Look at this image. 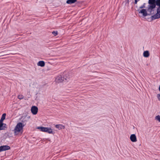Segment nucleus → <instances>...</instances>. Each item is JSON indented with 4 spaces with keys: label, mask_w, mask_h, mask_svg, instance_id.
I'll use <instances>...</instances> for the list:
<instances>
[{
    "label": "nucleus",
    "mask_w": 160,
    "mask_h": 160,
    "mask_svg": "<svg viewBox=\"0 0 160 160\" xmlns=\"http://www.w3.org/2000/svg\"><path fill=\"white\" fill-rule=\"evenodd\" d=\"M77 0H67L66 1V3L68 4H72L74 3L75 2H76Z\"/></svg>",
    "instance_id": "nucleus-15"
},
{
    "label": "nucleus",
    "mask_w": 160,
    "mask_h": 160,
    "mask_svg": "<svg viewBox=\"0 0 160 160\" xmlns=\"http://www.w3.org/2000/svg\"><path fill=\"white\" fill-rule=\"evenodd\" d=\"M62 77L63 76L62 75L57 76L55 79L56 82L59 83L64 81V79H63Z\"/></svg>",
    "instance_id": "nucleus-6"
},
{
    "label": "nucleus",
    "mask_w": 160,
    "mask_h": 160,
    "mask_svg": "<svg viewBox=\"0 0 160 160\" xmlns=\"http://www.w3.org/2000/svg\"><path fill=\"white\" fill-rule=\"evenodd\" d=\"M145 3H144L142 5L139 7V9H142L145 8Z\"/></svg>",
    "instance_id": "nucleus-20"
},
{
    "label": "nucleus",
    "mask_w": 160,
    "mask_h": 160,
    "mask_svg": "<svg viewBox=\"0 0 160 160\" xmlns=\"http://www.w3.org/2000/svg\"><path fill=\"white\" fill-rule=\"evenodd\" d=\"M46 139L47 140L49 141H50V139L49 138H47V139Z\"/></svg>",
    "instance_id": "nucleus-26"
},
{
    "label": "nucleus",
    "mask_w": 160,
    "mask_h": 160,
    "mask_svg": "<svg viewBox=\"0 0 160 160\" xmlns=\"http://www.w3.org/2000/svg\"><path fill=\"white\" fill-rule=\"evenodd\" d=\"M126 3H127L129 4V0H126Z\"/></svg>",
    "instance_id": "nucleus-25"
},
{
    "label": "nucleus",
    "mask_w": 160,
    "mask_h": 160,
    "mask_svg": "<svg viewBox=\"0 0 160 160\" xmlns=\"http://www.w3.org/2000/svg\"><path fill=\"white\" fill-rule=\"evenodd\" d=\"M155 119L159 122H160V116L158 115L155 117Z\"/></svg>",
    "instance_id": "nucleus-21"
},
{
    "label": "nucleus",
    "mask_w": 160,
    "mask_h": 160,
    "mask_svg": "<svg viewBox=\"0 0 160 160\" xmlns=\"http://www.w3.org/2000/svg\"><path fill=\"white\" fill-rule=\"evenodd\" d=\"M150 55L149 52L148 51H145L143 52V56L145 58H148Z\"/></svg>",
    "instance_id": "nucleus-13"
},
{
    "label": "nucleus",
    "mask_w": 160,
    "mask_h": 160,
    "mask_svg": "<svg viewBox=\"0 0 160 160\" xmlns=\"http://www.w3.org/2000/svg\"><path fill=\"white\" fill-rule=\"evenodd\" d=\"M37 65L38 66H40L41 67H43L45 66V63L44 61H40L38 62L37 63Z\"/></svg>",
    "instance_id": "nucleus-12"
},
{
    "label": "nucleus",
    "mask_w": 160,
    "mask_h": 160,
    "mask_svg": "<svg viewBox=\"0 0 160 160\" xmlns=\"http://www.w3.org/2000/svg\"><path fill=\"white\" fill-rule=\"evenodd\" d=\"M3 122L0 121V130H4V128H3Z\"/></svg>",
    "instance_id": "nucleus-17"
},
{
    "label": "nucleus",
    "mask_w": 160,
    "mask_h": 160,
    "mask_svg": "<svg viewBox=\"0 0 160 160\" xmlns=\"http://www.w3.org/2000/svg\"><path fill=\"white\" fill-rule=\"evenodd\" d=\"M130 139L131 141L133 142H136L137 141L136 137L135 134H132L131 135Z\"/></svg>",
    "instance_id": "nucleus-9"
},
{
    "label": "nucleus",
    "mask_w": 160,
    "mask_h": 160,
    "mask_svg": "<svg viewBox=\"0 0 160 160\" xmlns=\"http://www.w3.org/2000/svg\"><path fill=\"white\" fill-rule=\"evenodd\" d=\"M149 7V4L147 10L144 9H139L137 10V11L139 13L142 14V16L143 17H145L147 16H150L153 14V13H152V11H153V9H152V10H148Z\"/></svg>",
    "instance_id": "nucleus-1"
},
{
    "label": "nucleus",
    "mask_w": 160,
    "mask_h": 160,
    "mask_svg": "<svg viewBox=\"0 0 160 160\" xmlns=\"http://www.w3.org/2000/svg\"><path fill=\"white\" fill-rule=\"evenodd\" d=\"M157 98L159 101H160V93L158 94L157 95Z\"/></svg>",
    "instance_id": "nucleus-23"
},
{
    "label": "nucleus",
    "mask_w": 160,
    "mask_h": 160,
    "mask_svg": "<svg viewBox=\"0 0 160 160\" xmlns=\"http://www.w3.org/2000/svg\"><path fill=\"white\" fill-rule=\"evenodd\" d=\"M158 90H159V91H160V85H159V87L158 88Z\"/></svg>",
    "instance_id": "nucleus-27"
},
{
    "label": "nucleus",
    "mask_w": 160,
    "mask_h": 160,
    "mask_svg": "<svg viewBox=\"0 0 160 160\" xmlns=\"http://www.w3.org/2000/svg\"><path fill=\"white\" fill-rule=\"evenodd\" d=\"M156 6L158 7H156L157 13L151 16L150 18H148V19L150 20H148V21L149 22H151L154 20L160 18V4Z\"/></svg>",
    "instance_id": "nucleus-2"
},
{
    "label": "nucleus",
    "mask_w": 160,
    "mask_h": 160,
    "mask_svg": "<svg viewBox=\"0 0 160 160\" xmlns=\"http://www.w3.org/2000/svg\"><path fill=\"white\" fill-rule=\"evenodd\" d=\"M3 128H4V130H5L6 128H7V126L6 123H3Z\"/></svg>",
    "instance_id": "nucleus-22"
},
{
    "label": "nucleus",
    "mask_w": 160,
    "mask_h": 160,
    "mask_svg": "<svg viewBox=\"0 0 160 160\" xmlns=\"http://www.w3.org/2000/svg\"><path fill=\"white\" fill-rule=\"evenodd\" d=\"M67 73V72H64L62 74V75L63 76V79H64V81H68L69 79V77Z\"/></svg>",
    "instance_id": "nucleus-8"
},
{
    "label": "nucleus",
    "mask_w": 160,
    "mask_h": 160,
    "mask_svg": "<svg viewBox=\"0 0 160 160\" xmlns=\"http://www.w3.org/2000/svg\"><path fill=\"white\" fill-rule=\"evenodd\" d=\"M47 131H46V132H48L49 134H54L55 133L54 132L52 131L51 128L47 127Z\"/></svg>",
    "instance_id": "nucleus-14"
},
{
    "label": "nucleus",
    "mask_w": 160,
    "mask_h": 160,
    "mask_svg": "<svg viewBox=\"0 0 160 160\" xmlns=\"http://www.w3.org/2000/svg\"><path fill=\"white\" fill-rule=\"evenodd\" d=\"M38 108L36 106H32L31 108V112L33 115H36L38 113Z\"/></svg>",
    "instance_id": "nucleus-7"
},
{
    "label": "nucleus",
    "mask_w": 160,
    "mask_h": 160,
    "mask_svg": "<svg viewBox=\"0 0 160 160\" xmlns=\"http://www.w3.org/2000/svg\"><path fill=\"white\" fill-rule=\"evenodd\" d=\"M25 125L22 122H19L17 123L14 129V135H16L18 134V132H20L22 130L21 133L22 132V129Z\"/></svg>",
    "instance_id": "nucleus-4"
},
{
    "label": "nucleus",
    "mask_w": 160,
    "mask_h": 160,
    "mask_svg": "<svg viewBox=\"0 0 160 160\" xmlns=\"http://www.w3.org/2000/svg\"><path fill=\"white\" fill-rule=\"evenodd\" d=\"M135 0L134 2V4H137V3L138 2L140 1L139 0Z\"/></svg>",
    "instance_id": "nucleus-24"
},
{
    "label": "nucleus",
    "mask_w": 160,
    "mask_h": 160,
    "mask_svg": "<svg viewBox=\"0 0 160 160\" xmlns=\"http://www.w3.org/2000/svg\"><path fill=\"white\" fill-rule=\"evenodd\" d=\"M55 127L58 128L59 130L64 129L65 128V126L62 124H57L56 125Z\"/></svg>",
    "instance_id": "nucleus-11"
},
{
    "label": "nucleus",
    "mask_w": 160,
    "mask_h": 160,
    "mask_svg": "<svg viewBox=\"0 0 160 160\" xmlns=\"http://www.w3.org/2000/svg\"><path fill=\"white\" fill-rule=\"evenodd\" d=\"M52 33L54 35V36H56L58 34V31H53L52 32Z\"/></svg>",
    "instance_id": "nucleus-18"
},
{
    "label": "nucleus",
    "mask_w": 160,
    "mask_h": 160,
    "mask_svg": "<svg viewBox=\"0 0 160 160\" xmlns=\"http://www.w3.org/2000/svg\"><path fill=\"white\" fill-rule=\"evenodd\" d=\"M47 127H39L37 128L39 129L41 131L46 132V131H47Z\"/></svg>",
    "instance_id": "nucleus-10"
},
{
    "label": "nucleus",
    "mask_w": 160,
    "mask_h": 160,
    "mask_svg": "<svg viewBox=\"0 0 160 160\" xmlns=\"http://www.w3.org/2000/svg\"><path fill=\"white\" fill-rule=\"evenodd\" d=\"M6 114L5 113H4L2 115L1 118L0 119V121L3 122V121L5 119L6 116Z\"/></svg>",
    "instance_id": "nucleus-16"
},
{
    "label": "nucleus",
    "mask_w": 160,
    "mask_h": 160,
    "mask_svg": "<svg viewBox=\"0 0 160 160\" xmlns=\"http://www.w3.org/2000/svg\"><path fill=\"white\" fill-rule=\"evenodd\" d=\"M83 2V1H80L81 4H82V2Z\"/></svg>",
    "instance_id": "nucleus-28"
},
{
    "label": "nucleus",
    "mask_w": 160,
    "mask_h": 160,
    "mask_svg": "<svg viewBox=\"0 0 160 160\" xmlns=\"http://www.w3.org/2000/svg\"><path fill=\"white\" fill-rule=\"evenodd\" d=\"M148 3L149 6L148 10H152L154 9L157 5L160 4V0H149Z\"/></svg>",
    "instance_id": "nucleus-3"
},
{
    "label": "nucleus",
    "mask_w": 160,
    "mask_h": 160,
    "mask_svg": "<svg viewBox=\"0 0 160 160\" xmlns=\"http://www.w3.org/2000/svg\"><path fill=\"white\" fill-rule=\"evenodd\" d=\"M10 149V147L8 145H3L0 146V152Z\"/></svg>",
    "instance_id": "nucleus-5"
},
{
    "label": "nucleus",
    "mask_w": 160,
    "mask_h": 160,
    "mask_svg": "<svg viewBox=\"0 0 160 160\" xmlns=\"http://www.w3.org/2000/svg\"><path fill=\"white\" fill-rule=\"evenodd\" d=\"M24 98V96L22 95H19L18 96V98L19 99H22Z\"/></svg>",
    "instance_id": "nucleus-19"
}]
</instances>
